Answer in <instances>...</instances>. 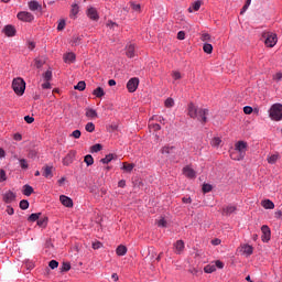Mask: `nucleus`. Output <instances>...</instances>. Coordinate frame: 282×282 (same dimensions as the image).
Wrapping results in <instances>:
<instances>
[{"instance_id":"obj_27","label":"nucleus","mask_w":282,"mask_h":282,"mask_svg":"<svg viewBox=\"0 0 282 282\" xmlns=\"http://www.w3.org/2000/svg\"><path fill=\"white\" fill-rule=\"evenodd\" d=\"M173 149H175V147H169V145H165L161 149V153L164 155V153L166 155H171V153H173Z\"/></svg>"},{"instance_id":"obj_54","label":"nucleus","mask_w":282,"mask_h":282,"mask_svg":"<svg viewBox=\"0 0 282 282\" xmlns=\"http://www.w3.org/2000/svg\"><path fill=\"white\" fill-rule=\"evenodd\" d=\"M70 12H72L73 17H76V14H78V12H79L78 4H73Z\"/></svg>"},{"instance_id":"obj_43","label":"nucleus","mask_w":282,"mask_h":282,"mask_svg":"<svg viewBox=\"0 0 282 282\" xmlns=\"http://www.w3.org/2000/svg\"><path fill=\"white\" fill-rule=\"evenodd\" d=\"M175 105V100H173V98L169 97L165 101H164V106L167 109H171V107H174Z\"/></svg>"},{"instance_id":"obj_56","label":"nucleus","mask_w":282,"mask_h":282,"mask_svg":"<svg viewBox=\"0 0 282 282\" xmlns=\"http://www.w3.org/2000/svg\"><path fill=\"white\" fill-rule=\"evenodd\" d=\"M100 248H102V242L100 241L93 242V250H100Z\"/></svg>"},{"instance_id":"obj_55","label":"nucleus","mask_w":282,"mask_h":282,"mask_svg":"<svg viewBox=\"0 0 282 282\" xmlns=\"http://www.w3.org/2000/svg\"><path fill=\"white\" fill-rule=\"evenodd\" d=\"M252 111H254L252 109V107H250V106H245L243 107V113H246V116H250V113H252Z\"/></svg>"},{"instance_id":"obj_58","label":"nucleus","mask_w":282,"mask_h":282,"mask_svg":"<svg viewBox=\"0 0 282 282\" xmlns=\"http://www.w3.org/2000/svg\"><path fill=\"white\" fill-rule=\"evenodd\" d=\"M7 180L6 170H0V182H6Z\"/></svg>"},{"instance_id":"obj_24","label":"nucleus","mask_w":282,"mask_h":282,"mask_svg":"<svg viewBox=\"0 0 282 282\" xmlns=\"http://www.w3.org/2000/svg\"><path fill=\"white\" fill-rule=\"evenodd\" d=\"M93 96H96V98H102V96H105V89H102V87H97L93 91Z\"/></svg>"},{"instance_id":"obj_38","label":"nucleus","mask_w":282,"mask_h":282,"mask_svg":"<svg viewBox=\"0 0 282 282\" xmlns=\"http://www.w3.org/2000/svg\"><path fill=\"white\" fill-rule=\"evenodd\" d=\"M87 87V84L82 80V82H78V84L75 86V89H77L78 91H85Z\"/></svg>"},{"instance_id":"obj_44","label":"nucleus","mask_w":282,"mask_h":282,"mask_svg":"<svg viewBox=\"0 0 282 282\" xmlns=\"http://www.w3.org/2000/svg\"><path fill=\"white\" fill-rule=\"evenodd\" d=\"M111 160H113V154H107L106 158L101 159L100 162L101 164H109V162H111Z\"/></svg>"},{"instance_id":"obj_29","label":"nucleus","mask_w":282,"mask_h":282,"mask_svg":"<svg viewBox=\"0 0 282 282\" xmlns=\"http://www.w3.org/2000/svg\"><path fill=\"white\" fill-rule=\"evenodd\" d=\"M189 274H193L194 276H199V274H204V271L202 269L197 268H191L188 269Z\"/></svg>"},{"instance_id":"obj_59","label":"nucleus","mask_w":282,"mask_h":282,"mask_svg":"<svg viewBox=\"0 0 282 282\" xmlns=\"http://www.w3.org/2000/svg\"><path fill=\"white\" fill-rule=\"evenodd\" d=\"M28 158H30L31 160H36L37 153L35 152V150H31L28 154Z\"/></svg>"},{"instance_id":"obj_21","label":"nucleus","mask_w":282,"mask_h":282,"mask_svg":"<svg viewBox=\"0 0 282 282\" xmlns=\"http://www.w3.org/2000/svg\"><path fill=\"white\" fill-rule=\"evenodd\" d=\"M117 256L118 257H124L127 254V246L120 245L116 249Z\"/></svg>"},{"instance_id":"obj_52","label":"nucleus","mask_w":282,"mask_h":282,"mask_svg":"<svg viewBox=\"0 0 282 282\" xmlns=\"http://www.w3.org/2000/svg\"><path fill=\"white\" fill-rule=\"evenodd\" d=\"M48 267L51 268V270H56V268H58V261L56 260H51L48 262Z\"/></svg>"},{"instance_id":"obj_63","label":"nucleus","mask_w":282,"mask_h":282,"mask_svg":"<svg viewBox=\"0 0 282 282\" xmlns=\"http://www.w3.org/2000/svg\"><path fill=\"white\" fill-rule=\"evenodd\" d=\"M43 65H45V62H44V61L35 59V67H36L37 69H41V67H43Z\"/></svg>"},{"instance_id":"obj_45","label":"nucleus","mask_w":282,"mask_h":282,"mask_svg":"<svg viewBox=\"0 0 282 282\" xmlns=\"http://www.w3.org/2000/svg\"><path fill=\"white\" fill-rule=\"evenodd\" d=\"M278 160H279V154H272L271 156L268 158V163L269 164H276Z\"/></svg>"},{"instance_id":"obj_57","label":"nucleus","mask_w":282,"mask_h":282,"mask_svg":"<svg viewBox=\"0 0 282 282\" xmlns=\"http://www.w3.org/2000/svg\"><path fill=\"white\" fill-rule=\"evenodd\" d=\"M273 80H275L276 83H281L282 80V73L279 72L276 74L273 75Z\"/></svg>"},{"instance_id":"obj_20","label":"nucleus","mask_w":282,"mask_h":282,"mask_svg":"<svg viewBox=\"0 0 282 282\" xmlns=\"http://www.w3.org/2000/svg\"><path fill=\"white\" fill-rule=\"evenodd\" d=\"M261 206L265 208V210H272L274 208V203L270 199H264L261 202Z\"/></svg>"},{"instance_id":"obj_26","label":"nucleus","mask_w":282,"mask_h":282,"mask_svg":"<svg viewBox=\"0 0 282 282\" xmlns=\"http://www.w3.org/2000/svg\"><path fill=\"white\" fill-rule=\"evenodd\" d=\"M86 117L87 118H98V112L94 110L93 108H88L86 110Z\"/></svg>"},{"instance_id":"obj_15","label":"nucleus","mask_w":282,"mask_h":282,"mask_svg":"<svg viewBox=\"0 0 282 282\" xmlns=\"http://www.w3.org/2000/svg\"><path fill=\"white\" fill-rule=\"evenodd\" d=\"M29 10H31V12H36V10L41 12L43 10V6H41L39 1L32 0L29 2Z\"/></svg>"},{"instance_id":"obj_4","label":"nucleus","mask_w":282,"mask_h":282,"mask_svg":"<svg viewBox=\"0 0 282 282\" xmlns=\"http://www.w3.org/2000/svg\"><path fill=\"white\" fill-rule=\"evenodd\" d=\"M235 151H237L240 154V158H246V151H248V142L238 141L235 144Z\"/></svg>"},{"instance_id":"obj_50","label":"nucleus","mask_w":282,"mask_h":282,"mask_svg":"<svg viewBox=\"0 0 282 282\" xmlns=\"http://www.w3.org/2000/svg\"><path fill=\"white\" fill-rule=\"evenodd\" d=\"M192 6H193V10L197 12L202 8V0L195 1Z\"/></svg>"},{"instance_id":"obj_22","label":"nucleus","mask_w":282,"mask_h":282,"mask_svg":"<svg viewBox=\"0 0 282 282\" xmlns=\"http://www.w3.org/2000/svg\"><path fill=\"white\" fill-rule=\"evenodd\" d=\"M23 195H25L26 197H30V195H32V193H34V187H32L31 185H24L23 186V191H22Z\"/></svg>"},{"instance_id":"obj_48","label":"nucleus","mask_w":282,"mask_h":282,"mask_svg":"<svg viewBox=\"0 0 282 282\" xmlns=\"http://www.w3.org/2000/svg\"><path fill=\"white\" fill-rule=\"evenodd\" d=\"M250 3H252V0H247L242 9L240 10V14H246V11L248 8H250Z\"/></svg>"},{"instance_id":"obj_1","label":"nucleus","mask_w":282,"mask_h":282,"mask_svg":"<svg viewBox=\"0 0 282 282\" xmlns=\"http://www.w3.org/2000/svg\"><path fill=\"white\" fill-rule=\"evenodd\" d=\"M269 118L273 122H281L282 120V104H273L269 109Z\"/></svg>"},{"instance_id":"obj_19","label":"nucleus","mask_w":282,"mask_h":282,"mask_svg":"<svg viewBox=\"0 0 282 282\" xmlns=\"http://www.w3.org/2000/svg\"><path fill=\"white\" fill-rule=\"evenodd\" d=\"M174 248L176 249L177 254H182V252H184V240H177L174 243Z\"/></svg>"},{"instance_id":"obj_25","label":"nucleus","mask_w":282,"mask_h":282,"mask_svg":"<svg viewBox=\"0 0 282 282\" xmlns=\"http://www.w3.org/2000/svg\"><path fill=\"white\" fill-rule=\"evenodd\" d=\"M39 219H41V213L31 214L28 217V221L30 223L39 221Z\"/></svg>"},{"instance_id":"obj_2","label":"nucleus","mask_w":282,"mask_h":282,"mask_svg":"<svg viewBox=\"0 0 282 282\" xmlns=\"http://www.w3.org/2000/svg\"><path fill=\"white\" fill-rule=\"evenodd\" d=\"M12 89L17 96H23L25 94V80L21 77H17L12 82Z\"/></svg>"},{"instance_id":"obj_31","label":"nucleus","mask_w":282,"mask_h":282,"mask_svg":"<svg viewBox=\"0 0 282 282\" xmlns=\"http://www.w3.org/2000/svg\"><path fill=\"white\" fill-rule=\"evenodd\" d=\"M19 162L22 171H28V169H30V164H28V160L19 159Z\"/></svg>"},{"instance_id":"obj_33","label":"nucleus","mask_w":282,"mask_h":282,"mask_svg":"<svg viewBox=\"0 0 282 282\" xmlns=\"http://www.w3.org/2000/svg\"><path fill=\"white\" fill-rule=\"evenodd\" d=\"M72 270V264L69 262H63L61 267V272H69Z\"/></svg>"},{"instance_id":"obj_23","label":"nucleus","mask_w":282,"mask_h":282,"mask_svg":"<svg viewBox=\"0 0 282 282\" xmlns=\"http://www.w3.org/2000/svg\"><path fill=\"white\" fill-rule=\"evenodd\" d=\"M216 271H217V267L215 264H207L204 268V272L206 274H213V272H216Z\"/></svg>"},{"instance_id":"obj_41","label":"nucleus","mask_w":282,"mask_h":282,"mask_svg":"<svg viewBox=\"0 0 282 282\" xmlns=\"http://www.w3.org/2000/svg\"><path fill=\"white\" fill-rule=\"evenodd\" d=\"M230 158H231V160H236L237 162L243 160V158H241V154H239L238 151L231 152V153H230Z\"/></svg>"},{"instance_id":"obj_28","label":"nucleus","mask_w":282,"mask_h":282,"mask_svg":"<svg viewBox=\"0 0 282 282\" xmlns=\"http://www.w3.org/2000/svg\"><path fill=\"white\" fill-rule=\"evenodd\" d=\"M47 221H48L47 217L40 218V219H37V226L40 228H47Z\"/></svg>"},{"instance_id":"obj_42","label":"nucleus","mask_w":282,"mask_h":282,"mask_svg":"<svg viewBox=\"0 0 282 282\" xmlns=\"http://www.w3.org/2000/svg\"><path fill=\"white\" fill-rule=\"evenodd\" d=\"M243 252H245V254H248V257H250V254H252V252H254V249L252 248V246L246 245L243 247Z\"/></svg>"},{"instance_id":"obj_10","label":"nucleus","mask_w":282,"mask_h":282,"mask_svg":"<svg viewBox=\"0 0 282 282\" xmlns=\"http://www.w3.org/2000/svg\"><path fill=\"white\" fill-rule=\"evenodd\" d=\"M59 202L66 208H74V200L69 196L61 195Z\"/></svg>"},{"instance_id":"obj_6","label":"nucleus","mask_w":282,"mask_h":282,"mask_svg":"<svg viewBox=\"0 0 282 282\" xmlns=\"http://www.w3.org/2000/svg\"><path fill=\"white\" fill-rule=\"evenodd\" d=\"M140 85V79L138 77H132L127 83V89L130 94L137 91L138 86Z\"/></svg>"},{"instance_id":"obj_32","label":"nucleus","mask_w":282,"mask_h":282,"mask_svg":"<svg viewBox=\"0 0 282 282\" xmlns=\"http://www.w3.org/2000/svg\"><path fill=\"white\" fill-rule=\"evenodd\" d=\"M83 42V37H80V36H76V35H74L73 37H72V41H70V43H72V45L74 46H77V45H80V43Z\"/></svg>"},{"instance_id":"obj_30","label":"nucleus","mask_w":282,"mask_h":282,"mask_svg":"<svg viewBox=\"0 0 282 282\" xmlns=\"http://www.w3.org/2000/svg\"><path fill=\"white\" fill-rule=\"evenodd\" d=\"M85 129L88 133H94L96 131V124H94V122H88L85 126Z\"/></svg>"},{"instance_id":"obj_12","label":"nucleus","mask_w":282,"mask_h":282,"mask_svg":"<svg viewBox=\"0 0 282 282\" xmlns=\"http://www.w3.org/2000/svg\"><path fill=\"white\" fill-rule=\"evenodd\" d=\"M206 116H208V109L207 108L198 109L197 118L202 122V124H206V122H208V118Z\"/></svg>"},{"instance_id":"obj_18","label":"nucleus","mask_w":282,"mask_h":282,"mask_svg":"<svg viewBox=\"0 0 282 282\" xmlns=\"http://www.w3.org/2000/svg\"><path fill=\"white\" fill-rule=\"evenodd\" d=\"M64 63H75L76 62V55L74 52L65 53L63 55Z\"/></svg>"},{"instance_id":"obj_40","label":"nucleus","mask_w":282,"mask_h":282,"mask_svg":"<svg viewBox=\"0 0 282 282\" xmlns=\"http://www.w3.org/2000/svg\"><path fill=\"white\" fill-rule=\"evenodd\" d=\"M84 162L87 164V166H91V164H94V156H91V154H87L84 158Z\"/></svg>"},{"instance_id":"obj_13","label":"nucleus","mask_w":282,"mask_h":282,"mask_svg":"<svg viewBox=\"0 0 282 282\" xmlns=\"http://www.w3.org/2000/svg\"><path fill=\"white\" fill-rule=\"evenodd\" d=\"M183 175L188 177V180H195V177H197V172H195V170H193L191 166L186 165L183 167Z\"/></svg>"},{"instance_id":"obj_34","label":"nucleus","mask_w":282,"mask_h":282,"mask_svg":"<svg viewBox=\"0 0 282 282\" xmlns=\"http://www.w3.org/2000/svg\"><path fill=\"white\" fill-rule=\"evenodd\" d=\"M21 210H28L30 208V202L28 199L20 200Z\"/></svg>"},{"instance_id":"obj_37","label":"nucleus","mask_w":282,"mask_h":282,"mask_svg":"<svg viewBox=\"0 0 282 282\" xmlns=\"http://www.w3.org/2000/svg\"><path fill=\"white\" fill-rule=\"evenodd\" d=\"M203 51L205 54H213V44L205 43L203 46Z\"/></svg>"},{"instance_id":"obj_36","label":"nucleus","mask_w":282,"mask_h":282,"mask_svg":"<svg viewBox=\"0 0 282 282\" xmlns=\"http://www.w3.org/2000/svg\"><path fill=\"white\" fill-rule=\"evenodd\" d=\"M43 176H44V177H53V174H52V166L46 165V166L44 167Z\"/></svg>"},{"instance_id":"obj_5","label":"nucleus","mask_w":282,"mask_h":282,"mask_svg":"<svg viewBox=\"0 0 282 282\" xmlns=\"http://www.w3.org/2000/svg\"><path fill=\"white\" fill-rule=\"evenodd\" d=\"M17 17L19 21H23L24 23H32L34 21V14L28 11H20Z\"/></svg>"},{"instance_id":"obj_14","label":"nucleus","mask_w":282,"mask_h":282,"mask_svg":"<svg viewBox=\"0 0 282 282\" xmlns=\"http://www.w3.org/2000/svg\"><path fill=\"white\" fill-rule=\"evenodd\" d=\"M74 158H76V150H72L67 153V155L63 159L64 166H69L74 162Z\"/></svg>"},{"instance_id":"obj_51","label":"nucleus","mask_w":282,"mask_h":282,"mask_svg":"<svg viewBox=\"0 0 282 282\" xmlns=\"http://www.w3.org/2000/svg\"><path fill=\"white\" fill-rule=\"evenodd\" d=\"M65 25H67V23L65 22V20H61L58 22V25H57V31L58 32H63V30H65Z\"/></svg>"},{"instance_id":"obj_11","label":"nucleus","mask_w":282,"mask_h":282,"mask_svg":"<svg viewBox=\"0 0 282 282\" xmlns=\"http://www.w3.org/2000/svg\"><path fill=\"white\" fill-rule=\"evenodd\" d=\"M3 34H6V36L12 37V36H17V28H14V25L12 24H7L3 30H2Z\"/></svg>"},{"instance_id":"obj_3","label":"nucleus","mask_w":282,"mask_h":282,"mask_svg":"<svg viewBox=\"0 0 282 282\" xmlns=\"http://www.w3.org/2000/svg\"><path fill=\"white\" fill-rule=\"evenodd\" d=\"M262 39H264V45L267 47H274V45H276L279 41V37L276 36V34L272 32H263Z\"/></svg>"},{"instance_id":"obj_61","label":"nucleus","mask_w":282,"mask_h":282,"mask_svg":"<svg viewBox=\"0 0 282 282\" xmlns=\"http://www.w3.org/2000/svg\"><path fill=\"white\" fill-rule=\"evenodd\" d=\"M158 226H159L160 228H166V219L161 218V219L158 221Z\"/></svg>"},{"instance_id":"obj_47","label":"nucleus","mask_w":282,"mask_h":282,"mask_svg":"<svg viewBox=\"0 0 282 282\" xmlns=\"http://www.w3.org/2000/svg\"><path fill=\"white\" fill-rule=\"evenodd\" d=\"M235 210H237V207L235 206H227L226 208H224V213H226V215H232Z\"/></svg>"},{"instance_id":"obj_46","label":"nucleus","mask_w":282,"mask_h":282,"mask_svg":"<svg viewBox=\"0 0 282 282\" xmlns=\"http://www.w3.org/2000/svg\"><path fill=\"white\" fill-rule=\"evenodd\" d=\"M202 191H203V193H210V191H213V185H210L208 183H204Z\"/></svg>"},{"instance_id":"obj_17","label":"nucleus","mask_w":282,"mask_h":282,"mask_svg":"<svg viewBox=\"0 0 282 282\" xmlns=\"http://www.w3.org/2000/svg\"><path fill=\"white\" fill-rule=\"evenodd\" d=\"M126 56L133 58L135 56V44H128L126 46Z\"/></svg>"},{"instance_id":"obj_9","label":"nucleus","mask_w":282,"mask_h":282,"mask_svg":"<svg viewBox=\"0 0 282 282\" xmlns=\"http://www.w3.org/2000/svg\"><path fill=\"white\" fill-rule=\"evenodd\" d=\"M86 14L90 21H99L100 15L98 14V10L94 7H89L86 11Z\"/></svg>"},{"instance_id":"obj_39","label":"nucleus","mask_w":282,"mask_h":282,"mask_svg":"<svg viewBox=\"0 0 282 282\" xmlns=\"http://www.w3.org/2000/svg\"><path fill=\"white\" fill-rule=\"evenodd\" d=\"M99 151H102V144H100V143L94 144L90 148L91 153H99Z\"/></svg>"},{"instance_id":"obj_53","label":"nucleus","mask_w":282,"mask_h":282,"mask_svg":"<svg viewBox=\"0 0 282 282\" xmlns=\"http://www.w3.org/2000/svg\"><path fill=\"white\" fill-rule=\"evenodd\" d=\"M44 80H46V83H50V80H52V70H46L44 73Z\"/></svg>"},{"instance_id":"obj_62","label":"nucleus","mask_w":282,"mask_h":282,"mask_svg":"<svg viewBox=\"0 0 282 282\" xmlns=\"http://www.w3.org/2000/svg\"><path fill=\"white\" fill-rule=\"evenodd\" d=\"M130 6H131L132 10H134V12H140V10H141V6L140 4L131 2Z\"/></svg>"},{"instance_id":"obj_64","label":"nucleus","mask_w":282,"mask_h":282,"mask_svg":"<svg viewBox=\"0 0 282 282\" xmlns=\"http://www.w3.org/2000/svg\"><path fill=\"white\" fill-rule=\"evenodd\" d=\"M200 41H203V42L210 41V34L203 33L200 36Z\"/></svg>"},{"instance_id":"obj_8","label":"nucleus","mask_w":282,"mask_h":282,"mask_svg":"<svg viewBox=\"0 0 282 282\" xmlns=\"http://www.w3.org/2000/svg\"><path fill=\"white\" fill-rule=\"evenodd\" d=\"M2 202L4 204H12V202H17V193L12 191H7L4 194H2Z\"/></svg>"},{"instance_id":"obj_49","label":"nucleus","mask_w":282,"mask_h":282,"mask_svg":"<svg viewBox=\"0 0 282 282\" xmlns=\"http://www.w3.org/2000/svg\"><path fill=\"white\" fill-rule=\"evenodd\" d=\"M221 144V139L219 137H215L212 140V147H219Z\"/></svg>"},{"instance_id":"obj_60","label":"nucleus","mask_w":282,"mask_h":282,"mask_svg":"<svg viewBox=\"0 0 282 282\" xmlns=\"http://www.w3.org/2000/svg\"><path fill=\"white\" fill-rule=\"evenodd\" d=\"M70 135H72V138H75L76 140H78V138H80V135H82V132H80V130H75L72 132Z\"/></svg>"},{"instance_id":"obj_35","label":"nucleus","mask_w":282,"mask_h":282,"mask_svg":"<svg viewBox=\"0 0 282 282\" xmlns=\"http://www.w3.org/2000/svg\"><path fill=\"white\" fill-rule=\"evenodd\" d=\"M135 164L131 163H123L122 170L126 171V173H131V171H133Z\"/></svg>"},{"instance_id":"obj_16","label":"nucleus","mask_w":282,"mask_h":282,"mask_svg":"<svg viewBox=\"0 0 282 282\" xmlns=\"http://www.w3.org/2000/svg\"><path fill=\"white\" fill-rule=\"evenodd\" d=\"M198 113H199V109H197V107H195L194 102H191L188 105V116H189V118H197Z\"/></svg>"},{"instance_id":"obj_7","label":"nucleus","mask_w":282,"mask_h":282,"mask_svg":"<svg viewBox=\"0 0 282 282\" xmlns=\"http://www.w3.org/2000/svg\"><path fill=\"white\" fill-rule=\"evenodd\" d=\"M261 240L263 241V243H268V241H270L271 237H272V231L270 230V227L268 225H263L261 227Z\"/></svg>"}]
</instances>
